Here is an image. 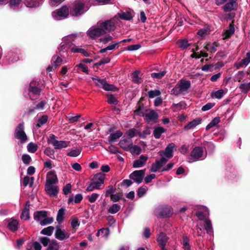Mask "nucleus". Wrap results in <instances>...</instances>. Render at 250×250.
Wrapping results in <instances>:
<instances>
[{
	"mask_svg": "<svg viewBox=\"0 0 250 250\" xmlns=\"http://www.w3.org/2000/svg\"><path fill=\"white\" fill-rule=\"evenodd\" d=\"M114 23L111 20L106 21L100 24L92 26L87 31V36L93 39L104 35L107 32L114 30Z\"/></svg>",
	"mask_w": 250,
	"mask_h": 250,
	"instance_id": "nucleus-1",
	"label": "nucleus"
},
{
	"mask_svg": "<svg viewBox=\"0 0 250 250\" xmlns=\"http://www.w3.org/2000/svg\"><path fill=\"white\" fill-rule=\"evenodd\" d=\"M206 154H204L203 148L201 146H196L191 151L188 162L192 163L198 160H202L206 157Z\"/></svg>",
	"mask_w": 250,
	"mask_h": 250,
	"instance_id": "nucleus-2",
	"label": "nucleus"
},
{
	"mask_svg": "<svg viewBox=\"0 0 250 250\" xmlns=\"http://www.w3.org/2000/svg\"><path fill=\"white\" fill-rule=\"evenodd\" d=\"M76 37L75 34H71L63 37L62 39V42L58 48L59 51L60 52H67L68 48L73 44V42H74V39Z\"/></svg>",
	"mask_w": 250,
	"mask_h": 250,
	"instance_id": "nucleus-3",
	"label": "nucleus"
},
{
	"mask_svg": "<svg viewBox=\"0 0 250 250\" xmlns=\"http://www.w3.org/2000/svg\"><path fill=\"white\" fill-rule=\"evenodd\" d=\"M15 137L19 140L21 144L25 143L28 140V137L24 131L23 123H21L16 127L14 133Z\"/></svg>",
	"mask_w": 250,
	"mask_h": 250,
	"instance_id": "nucleus-4",
	"label": "nucleus"
},
{
	"mask_svg": "<svg viewBox=\"0 0 250 250\" xmlns=\"http://www.w3.org/2000/svg\"><path fill=\"white\" fill-rule=\"evenodd\" d=\"M34 219L39 222L42 226L50 224L53 221L52 218L47 217V212L45 211L37 212L34 215Z\"/></svg>",
	"mask_w": 250,
	"mask_h": 250,
	"instance_id": "nucleus-5",
	"label": "nucleus"
},
{
	"mask_svg": "<svg viewBox=\"0 0 250 250\" xmlns=\"http://www.w3.org/2000/svg\"><path fill=\"white\" fill-rule=\"evenodd\" d=\"M190 85L191 83L189 81L182 80L180 81L179 83L177 84V86L173 89L174 93L176 95L186 93L188 92V89L190 87Z\"/></svg>",
	"mask_w": 250,
	"mask_h": 250,
	"instance_id": "nucleus-6",
	"label": "nucleus"
},
{
	"mask_svg": "<svg viewBox=\"0 0 250 250\" xmlns=\"http://www.w3.org/2000/svg\"><path fill=\"white\" fill-rule=\"evenodd\" d=\"M92 79L97 86L103 88L105 90L115 91L116 90V88L113 85L107 83L105 79H101L98 77H92Z\"/></svg>",
	"mask_w": 250,
	"mask_h": 250,
	"instance_id": "nucleus-7",
	"label": "nucleus"
},
{
	"mask_svg": "<svg viewBox=\"0 0 250 250\" xmlns=\"http://www.w3.org/2000/svg\"><path fill=\"white\" fill-rule=\"evenodd\" d=\"M227 0H215V3L217 5H220L224 4ZM237 0H229L223 7L222 8L224 11L230 12L236 9L237 4Z\"/></svg>",
	"mask_w": 250,
	"mask_h": 250,
	"instance_id": "nucleus-8",
	"label": "nucleus"
},
{
	"mask_svg": "<svg viewBox=\"0 0 250 250\" xmlns=\"http://www.w3.org/2000/svg\"><path fill=\"white\" fill-rule=\"evenodd\" d=\"M69 15V9L67 6H63L52 13L53 19L56 21H60L66 18Z\"/></svg>",
	"mask_w": 250,
	"mask_h": 250,
	"instance_id": "nucleus-9",
	"label": "nucleus"
},
{
	"mask_svg": "<svg viewBox=\"0 0 250 250\" xmlns=\"http://www.w3.org/2000/svg\"><path fill=\"white\" fill-rule=\"evenodd\" d=\"M27 90L28 93L27 94L32 100L36 99L40 95L41 93V89L37 87V84L36 82L34 81H32L30 83Z\"/></svg>",
	"mask_w": 250,
	"mask_h": 250,
	"instance_id": "nucleus-10",
	"label": "nucleus"
},
{
	"mask_svg": "<svg viewBox=\"0 0 250 250\" xmlns=\"http://www.w3.org/2000/svg\"><path fill=\"white\" fill-rule=\"evenodd\" d=\"M142 116L147 123H156L158 120V114L153 110H147L143 112Z\"/></svg>",
	"mask_w": 250,
	"mask_h": 250,
	"instance_id": "nucleus-11",
	"label": "nucleus"
},
{
	"mask_svg": "<svg viewBox=\"0 0 250 250\" xmlns=\"http://www.w3.org/2000/svg\"><path fill=\"white\" fill-rule=\"evenodd\" d=\"M87 10V7L85 6L84 3L82 2H77L75 3L71 14L74 16H79L84 13Z\"/></svg>",
	"mask_w": 250,
	"mask_h": 250,
	"instance_id": "nucleus-12",
	"label": "nucleus"
},
{
	"mask_svg": "<svg viewBox=\"0 0 250 250\" xmlns=\"http://www.w3.org/2000/svg\"><path fill=\"white\" fill-rule=\"evenodd\" d=\"M176 150V146L173 143L169 144L166 147L165 151H161L160 155L162 158H165L167 161L173 156V152Z\"/></svg>",
	"mask_w": 250,
	"mask_h": 250,
	"instance_id": "nucleus-13",
	"label": "nucleus"
},
{
	"mask_svg": "<svg viewBox=\"0 0 250 250\" xmlns=\"http://www.w3.org/2000/svg\"><path fill=\"white\" fill-rule=\"evenodd\" d=\"M145 170H136L129 176L130 179L138 184L141 183L145 176Z\"/></svg>",
	"mask_w": 250,
	"mask_h": 250,
	"instance_id": "nucleus-14",
	"label": "nucleus"
},
{
	"mask_svg": "<svg viewBox=\"0 0 250 250\" xmlns=\"http://www.w3.org/2000/svg\"><path fill=\"white\" fill-rule=\"evenodd\" d=\"M70 233L66 232L64 229H61L59 227H56L55 232V237L59 240H64L69 237Z\"/></svg>",
	"mask_w": 250,
	"mask_h": 250,
	"instance_id": "nucleus-15",
	"label": "nucleus"
},
{
	"mask_svg": "<svg viewBox=\"0 0 250 250\" xmlns=\"http://www.w3.org/2000/svg\"><path fill=\"white\" fill-rule=\"evenodd\" d=\"M167 162V160L165 158H161L160 160H156L155 163L152 164L150 171L153 172L159 171Z\"/></svg>",
	"mask_w": 250,
	"mask_h": 250,
	"instance_id": "nucleus-16",
	"label": "nucleus"
},
{
	"mask_svg": "<svg viewBox=\"0 0 250 250\" xmlns=\"http://www.w3.org/2000/svg\"><path fill=\"white\" fill-rule=\"evenodd\" d=\"M45 189L47 194L51 197L55 196L58 193L57 187L52 184H45Z\"/></svg>",
	"mask_w": 250,
	"mask_h": 250,
	"instance_id": "nucleus-17",
	"label": "nucleus"
},
{
	"mask_svg": "<svg viewBox=\"0 0 250 250\" xmlns=\"http://www.w3.org/2000/svg\"><path fill=\"white\" fill-rule=\"evenodd\" d=\"M132 143L131 138L123 139L120 140L119 145L124 150L128 151L130 149Z\"/></svg>",
	"mask_w": 250,
	"mask_h": 250,
	"instance_id": "nucleus-18",
	"label": "nucleus"
},
{
	"mask_svg": "<svg viewBox=\"0 0 250 250\" xmlns=\"http://www.w3.org/2000/svg\"><path fill=\"white\" fill-rule=\"evenodd\" d=\"M148 159L146 156L142 155L140 156L139 159L134 161L133 166L135 168L142 167L146 163Z\"/></svg>",
	"mask_w": 250,
	"mask_h": 250,
	"instance_id": "nucleus-19",
	"label": "nucleus"
},
{
	"mask_svg": "<svg viewBox=\"0 0 250 250\" xmlns=\"http://www.w3.org/2000/svg\"><path fill=\"white\" fill-rule=\"evenodd\" d=\"M58 182V178L54 171H51L47 173L46 184L54 185Z\"/></svg>",
	"mask_w": 250,
	"mask_h": 250,
	"instance_id": "nucleus-20",
	"label": "nucleus"
},
{
	"mask_svg": "<svg viewBox=\"0 0 250 250\" xmlns=\"http://www.w3.org/2000/svg\"><path fill=\"white\" fill-rule=\"evenodd\" d=\"M9 6L12 10L18 11L22 7L21 0H10Z\"/></svg>",
	"mask_w": 250,
	"mask_h": 250,
	"instance_id": "nucleus-21",
	"label": "nucleus"
},
{
	"mask_svg": "<svg viewBox=\"0 0 250 250\" xmlns=\"http://www.w3.org/2000/svg\"><path fill=\"white\" fill-rule=\"evenodd\" d=\"M71 52L73 53H80L85 57H88L89 56L88 52L84 48H82L81 46L73 45L71 48Z\"/></svg>",
	"mask_w": 250,
	"mask_h": 250,
	"instance_id": "nucleus-22",
	"label": "nucleus"
},
{
	"mask_svg": "<svg viewBox=\"0 0 250 250\" xmlns=\"http://www.w3.org/2000/svg\"><path fill=\"white\" fill-rule=\"evenodd\" d=\"M19 226V221L14 219H10L7 225L8 228L13 232L18 230Z\"/></svg>",
	"mask_w": 250,
	"mask_h": 250,
	"instance_id": "nucleus-23",
	"label": "nucleus"
},
{
	"mask_svg": "<svg viewBox=\"0 0 250 250\" xmlns=\"http://www.w3.org/2000/svg\"><path fill=\"white\" fill-rule=\"evenodd\" d=\"M157 240L160 246H165L168 240V237L165 233L162 232L158 235Z\"/></svg>",
	"mask_w": 250,
	"mask_h": 250,
	"instance_id": "nucleus-24",
	"label": "nucleus"
},
{
	"mask_svg": "<svg viewBox=\"0 0 250 250\" xmlns=\"http://www.w3.org/2000/svg\"><path fill=\"white\" fill-rule=\"evenodd\" d=\"M123 135V133L120 131L117 130L115 133H111L108 137V142L111 143H114L119 139Z\"/></svg>",
	"mask_w": 250,
	"mask_h": 250,
	"instance_id": "nucleus-25",
	"label": "nucleus"
},
{
	"mask_svg": "<svg viewBox=\"0 0 250 250\" xmlns=\"http://www.w3.org/2000/svg\"><path fill=\"white\" fill-rule=\"evenodd\" d=\"M119 17L124 20H130L133 17V12L129 11L121 12L118 14Z\"/></svg>",
	"mask_w": 250,
	"mask_h": 250,
	"instance_id": "nucleus-26",
	"label": "nucleus"
},
{
	"mask_svg": "<svg viewBox=\"0 0 250 250\" xmlns=\"http://www.w3.org/2000/svg\"><path fill=\"white\" fill-rule=\"evenodd\" d=\"M68 146V142L65 141H57L53 142V146L56 149L66 148Z\"/></svg>",
	"mask_w": 250,
	"mask_h": 250,
	"instance_id": "nucleus-27",
	"label": "nucleus"
},
{
	"mask_svg": "<svg viewBox=\"0 0 250 250\" xmlns=\"http://www.w3.org/2000/svg\"><path fill=\"white\" fill-rule=\"evenodd\" d=\"M166 129L162 127L158 126L154 128L153 132V135L156 139H159L162 134L166 132Z\"/></svg>",
	"mask_w": 250,
	"mask_h": 250,
	"instance_id": "nucleus-28",
	"label": "nucleus"
},
{
	"mask_svg": "<svg viewBox=\"0 0 250 250\" xmlns=\"http://www.w3.org/2000/svg\"><path fill=\"white\" fill-rule=\"evenodd\" d=\"M105 179V174L102 173H99L95 175L94 177V181L101 186L104 183Z\"/></svg>",
	"mask_w": 250,
	"mask_h": 250,
	"instance_id": "nucleus-29",
	"label": "nucleus"
},
{
	"mask_svg": "<svg viewBox=\"0 0 250 250\" xmlns=\"http://www.w3.org/2000/svg\"><path fill=\"white\" fill-rule=\"evenodd\" d=\"M28 204V202H27L26 206L21 215V219L24 220L29 219V205Z\"/></svg>",
	"mask_w": 250,
	"mask_h": 250,
	"instance_id": "nucleus-30",
	"label": "nucleus"
},
{
	"mask_svg": "<svg viewBox=\"0 0 250 250\" xmlns=\"http://www.w3.org/2000/svg\"><path fill=\"white\" fill-rule=\"evenodd\" d=\"M201 120L200 119L194 120L191 122H189L188 125L185 126L184 129L185 130H189L192 129L196 127L197 125L201 123Z\"/></svg>",
	"mask_w": 250,
	"mask_h": 250,
	"instance_id": "nucleus-31",
	"label": "nucleus"
},
{
	"mask_svg": "<svg viewBox=\"0 0 250 250\" xmlns=\"http://www.w3.org/2000/svg\"><path fill=\"white\" fill-rule=\"evenodd\" d=\"M24 4L29 8H36L41 4L39 1L34 0H25Z\"/></svg>",
	"mask_w": 250,
	"mask_h": 250,
	"instance_id": "nucleus-32",
	"label": "nucleus"
},
{
	"mask_svg": "<svg viewBox=\"0 0 250 250\" xmlns=\"http://www.w3.org/2000/svg\"><path fill=\"white\" fill-rule=\"evenodd\" d=\"M234 27L232 22L229 24V28L225 31L224 33L225 37L223 39H226L229 38L234 33Z\"/></svg>",
	"mask_w": 250,
	"mask_h": 250,
	"instance_id": "nucleus-33",
	"label": "nucleus"
},
{
	"mask_svg": "<svg viewBox=\"0 0 250 250\" xmlns=\"http://www.w3.org/2000/svg\"><path fill=\"white\" fill-rule=\"evenodd\" d=\"M225 93V91L223 89H221L212 92L211 93V96L213 98L220 99L224 96Z\"/></svg>",
	"mask_w": 250,
	"mask_h": 250,
	"instance_id": "nucleus-34",
	"label": "nucleus"
},
{
	"mask_svg": "<svg viewBox=\"0 0 250 250\" xmlns=\"http://www.w3.org/2000/svg\"><path fill=\"white\" fill-rule=\"evenodd\" d=\"M171 214V208L170 207L163 208L160 213L159 214V216L162 217H169Z\"/></svg>",
	"mask_w": 250,
	"mask_h": 250,
	"instance_id": "nucleus-35",
	"label": "nucleus"
},
{
	"mask_svg": "<svg viewBox=\"0 0 250 250\" xmlns=\"http://www.w3.org/2000/svg\"><path fill=\"white\" fill-rule=\"evenodd\" d=\"M64 62L62 59L59 56H54L52 58V63L55 67H58Z\"/></svg>",
	"mask_w": 250,
	"mask_h": 250,
	"instance_id": "nucleus-36",
	"label": "nucleus"
},
{
	"mask_svg": "<svg viewBox=\"0 0 250 250\" xmlns=\"http://www.w3.org/2000/svg\"><path fill=\"white\" fill-rule=\"evenodd\" d=\"M81 152V149L78 147H73L68 153L67 156L76 157L78 156Z\"/></svg>",
	"mask_w": 250,
	"mask_h": 250,
	"instance_id": "nucleus-37",
	"label": "nucleus"
},
{
	"mask_svg": "<svg viewBox=\"0 0 250 250\" xmlns=\"http://www.w3.org/2000/svg\"><path fill=\"white\" fill-rule=\"evenodd\" d=\"M205 229L207 232L209 234H211L213 233V229L211 221L208 219H205Z\"/></svg>",
	"mask_w": 250,
	"mask_h": 250,
	"instance_id": "nucleus-38",
	"label": "nucleus"
},
{
	"mask_svg": "<svg viewBox=\"0 0 250 250\" xmlns=\"http://www.w3.org/2000/svg\"><path fill=\"white\" fill-rule=\"evenodd\" d=\"M34 181V178L33 177L25 176L23 181V185L24 187H26L28 185L30 187H32L33 185Z\"/></svg>",
	"mask_w": 250,
	"mask_h": 250,
	"instance_id": "nucleus-39",
	"label": "nucleus"
},
{
	"mask_svg": "<svg viewBox=\"0 0 250 250\" xmlns=\"http://www.w3.org/2000/svg\"><path fill=\"white\" fill-rule=\"evenodd\" d=\"M218 44L214 42L212 45L207 44L205 45V48L208 51L211 53H214L217 50Z\"/></svg>",
	"mask_w": 250,
	"mask_h": 250,
	"instance_id": "nucleus-40",
	"label": "nucleus"
},
{
	"mask_svg": "<svg viewBox=\"0 0 250 250\" xmlns=\"http://www.w3.org/2000/svg\"><path fill=\"white\" fill-rule=\"evenodd\" d=\"M100 187L101 186L98 184V183L94 181L87 186L86 190L87 191H92L96 189H100Z\"/></svg>",
	"mask_w": 250,
	"mask_h": 250,
	"instance_id": "nucleus-41",
	"label": "nucleus"
},
{
	"mask_svg": "<svg viewBox=\"0 0 250 250\" xmlns=\"http://www.w3.org/2000/svg\"><path fill=\"white\" fill-rule=\"evenodd\" d=\"M121 209V206L117 204L112 205L108 209V212L111 214H115Z\"/></svg>",
	"mask_w": 250,
	"mask_h": 250,
	"instance_id": "nucleus-42",
	"label": "nucleus"
},
{
	"mask_svg": "<svg viewBox=\"0 0 250 250\" xmlns=\"http://www.w3.org/2000/svg\"><path fill=\"white\" fill-rule=\"evenodd\" d=\"M54 230V228L53 226H49L42 230L41 233L43 235L51 236Z\"/></svg>",
	"mask_w": 250,
	"mask_h": 250,
	"instance_id": "nucleus-43",
	"label": "nucleus"
},
{
	"mask_svg": "<svg viewBox=\"0 0 250 250\" xmlns=\"http://www.w3.org/2000/svg\"><path fill=\"white\" fill-rule=\"evenodd\" d=\"M220 121L219 117L214 118L206 126V129L208 130L210 128L216 126Z\"/></svg>",
	"mask_w": 250,
	"mask_h": 250,
	"instance_id": "nucleus-44",
	"label": "nucleus"
},
{
	"mask_svg": "<svg viewBox=\"0 0 250 250\" xmlns=\"http://www.w3.org/2000/svg\"><path fill=\"white\" fill-rule=\"evenodd\" d=\"M109 234V230L108 228H102L99 229L96 234L97 236L103 235V237L107 238Z\"/></svg>",
	"mask_w": 250,
	"mask_h": 250,
	"instance_id": "nucleus-45",
	"label": "nucleus"
},
{
	"mask_svg": "<svg viewBox=\"0 0 250 250\" xmlns=\"http://www.w3.org/2000/svg\"><path fill=\"white\" fill-rule=\"evenodd\" d=\"M140 72L138 71H134L132 73V81L136 83H140L142 82L141 78L139 77Z\"/></svg>",
	"mask_w": 250,
	"mask_h": 250,
	"instance_id": "nucleus-46",
	"label": "nucleus"
},
{
	"mask_svg": "<svg viewBox=\"0 0 250 250\" xmlns=\"http://www.w3.org/2000/svg\"><path fill=\"white\" fill-rule=\"evenodd\" d=\"M243 93H246L250 90V82L249 83H242L239 86Z\"/></svg>",
	"mask_w": 250,
	"mask_h": 250,
	"instance_id": "nucleus-47",
	"label": "nucleus"
},
{
	"mask_svg": "<svg viewBox=\"0 0 250 250\" xmlns=\"http://www.w3.org/2000/svg\"><path fill=\"white\" fill-rule=\"evenodd\" d=\"M27 148L28 152L35 153L38 149V146L36 144L31 142L27 145Z\"/></svg>",
	"mask_w": 250,
	"mask_h": 250,
	"instance_id": "nucleus-48",
	"label": "nucleus"
},
{
	"mask_svg": "<svg viewBox=\"0 0 250 250\" xmlns=\"http://www.w3.org/2000/svg\"><path fill=\"white\" fill-rule=\"evenodd\" d=\"M99 197V194L96 193H93L91 195H87L86 198L91 203H94Z\"/></svg>",
	"mask_w": 250,
	"mask_h": 250,
	"instance_id": "nucleus-49",
	"label": "nucleus"
},
{
	"mask_svg": "<svg viewBox=\"0 0 250 250\" xmlns=\"http://www.w3.org/2000/svg\"><path fill=\"white\" fill-rule=\"evenodd\" d=\"M186 106V104L184 102H181L178 104H173V107L174 108L175 111L180 110Z\"/></svg>",
	"mask_w": 250,
	"mask_h": 250,
	"instance_id": "nucleus-50",
	"label": "nucleus"
},
{
	"mask_svg": "<svg viewBox=\"0 0 250 250\" xmlns=\"http://www.w3.org/2000/svg\"><path fill=\"white\" fill-rule=\"evenodd\" d=\"M8 55L9 56L10 61L12 62H16L19 59L18 53L17 52L14 53L13 52H11L8 54Z\"/></svg>",
	"mask_w": 250,
	"mask_h": 250,
	"instance_id": "nucleus-51",
	"label": "nucleus"
},
{
	"mask_svg": "<svg viewBox=\"0 0 250 250\" xmlns=\"http://www.w3.org/2000/svg\"><path fill=\"white\" fill-rule=\"evenodd\" d=\"M65 209L61 208L59 210L57 216V220L59 223H62L63 221V216L64 214Z\"/></svg>",
	"mask_w": 250,
	"mask_h": 250,
	"instance_id": "nucleus-52",
	"label": "nucleus"
},
{
	"mask_svg": "<svg viewBox=\"0 0 250 250\" xmlns=\"http://www.w3.org/2000/svg\"><path fill=\"white\" fill-rule=\"evenodd\" d=\"M128 150L130 151L131 153L139 154L141 153V149L138 146L133 145L132 143L131 146H130V149H129Z\"/></svg>",
	"mask_w": 250,
	"mask_h": 250,
	"instance_id": "nucleus-53",
	"label": "nucleus"
},
{
	"mask_svg": "<svg viewBox=\"0 0 250 250\" xmlns=\"http://www.w3.org/2000/svg\"><path fill=\"white\" fill-rule=\"evenodd\" d=\"M165 71H161L157 73H152L151 74V76L153 78L160 79L162 78L166 74Z\"/></svg>",
	"mask_w": 250,
	"mask_h": 250,
	"instance_id": "nucleus-54",
	"label": "nucleus"
},
{
	"mask_svg": "<svg viewBox=\"0 0 250 250\" xmlns=\"http://www.w3.org/2000/svg\"><path fill=\"white\" fill-rule=\"evenodd\" d=\"M161 94V92L159 90H150L148 92V96L150 98H153L155 97L158 96Z\"/></svg>",
	"mask_w": 250,
	"mask_h": 250,
	"instance_id": "nucleus-55",
	"label": "nucleus"
},
{
	"mask_svg": "<svg viewBox=\"0 0 250 250\" xmlns=\"http://www.w3.org/2000/svg\"><path fill=\"white\" fill-rule=\"evenodd\" d=\"M59 245L55 240H52L49 243L48 249L50 250H58Z\"/></svg>",
	"mask_w": 250,
	"mask_h": 250,
	"instance_id": "nucleus-56",
	"label": "nucleus"
},
{
	"mask_svg": "<svg viewBox=\"0 0 250 250\" xmlns=\"http://www.w3.org/2000/svg\"><path fill=\"white\" fill-rule=\"evenodd\" d=\"M44 154L51 158V159H54V151L50 147H47L44 151Z\"/></svg>",
	"mask_w": 250,
	"mask_h": 250,
	"instance_id": "nucleus-57",
	"label": "nucleus"
},
{
	"mask_svg": "<svg viewBox=\"0 0 250 250\" xmlns=\"http://www.w3.org/2000/svg\"><path fill=\"white\" fill-rule=\"evenodd\" d=\"M189 239L187 236H184L183 238V245L185 250H189L190 246L189 244Z\"/></svg>",
	"mask_w": 250,
	"mask_h": 250,
	"instance_id": "nucleus-58",
	"label": "nucleus"
},
{
	"mask_svg": "<svg viewBox=\"0 0 250 250\" xmlns=\"http://www.w3.org/2000/svg\"><path fill=\"white\" fill-rule=\"evenodd\" d=\"M107 102L109 104L116 105L118 104V101L113 95L107 96Z\"/></svg>",
	"mask_w": 250,
	"mask_h": 250,
	"instance_id": "nucleus-59",
	"label": "nucleus"
},
{
	"mask_svg": "<svg viewBox=\"0 0 250 250\" xmlns=\"http://www.w3.org/2000/svg\"><path fill=\"white\" fill-rule=\"evenodd\" d=\"M241 60L242 63L245 65V67L247 66L250 62V51L248 52L246 56Z\"/></svg>",
	"mask_w": 250,
	"mask_h": 250,
	"instance_id": "nucleus-60",
	"label": "nucleus"
},
{
	"mask_svg": "<svg viewBox=\"0 0 250 250\" xmlns=\"http://www.w3.org/2000/svg\"><path fill=\"white\" fill-rule=\"evenodd\" d=\"M22 161L25 165H28L31 163V158L28 154H23L22 156Z\"/></svg>",
	"mask_w": 250,
	"mask_h": 250,
	"instance_id": "nucleus-61",
	"label": "nucleus"
},
{
	"mask_svg": "<svg viewBox=\"0 0 250 250\" xmlns=\"http://www.w3.org/2000/svg\"><path fill=\"white\" fill-rule=\"evenodd\" d=\"M147 188L146 187L140 188L137 191V195L139 197H143L146 192Z\"/></svg>",
	"mask_w": 250,
	"mask_h": 250,
	"instance_id": "nucleus-62",
	"label": "nucleus"
},
{
	"mask_svg": "<svg viewBox=\"0 0 250 250\" xmlns=\"http://www.w3.org/2000/svg\"><path fill=\"white\" fill-rule=\"evenodd\" d=\"M245 73L243 71H240L235 75L234 80L236 81L240 82L244 78Z\"/></svg>",
	"mask_w": 250,
	"mask_h": 250,
	"instance_id": "nucleus-63",
	"label": "nucleus"
},
{
	"mask_svg": "<svg viewBox=\"0 0 250 250\" xmlns=\"http://www.w3.org/2000/svg\"><path fill=\"white\" fill-rule=\"evenodd\" d=\"M113 39V37L111 36L107 35L105 36V37L103 38H101L100 39V41L101 42H102L104 44H106L108 43V42L112 41Z\"/></svg>",
	"mask_w": 250,
	"mask_h": 250,
	"instance_id": "nucleus-64",
	"label": "nucleus"
}]
</instances>
